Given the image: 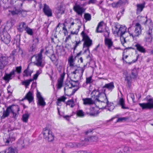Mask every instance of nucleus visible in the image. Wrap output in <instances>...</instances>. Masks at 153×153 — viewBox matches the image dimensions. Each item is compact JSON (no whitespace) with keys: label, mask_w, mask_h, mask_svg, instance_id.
<instances>
[{"label":"nucleus","mask_w":153,"mask_h":153,"mask_svg":"<svg viewBox=\"0 0 153 153\" xmlns=\"http://www.w3.org/2000/svg\"><path fill=\"white\" fill-rule=\"evenodd\" d=\"M81 35L82 37V39L81 41H75V42H73V43L74 44V45L73 48L74 51L76 49V48L79 45L81 44L82 41H84V42L83 44V50H84V53H85L88 51L89 52V48L92 44V40L90 39V37L85 33L84 31H82L81 33Z\"/></svg>","instance_id":"nucleus-1"},{"label":"nucleus","mask_w":153,"mask_h":153,"mask_svg":"<svg viewBox=\"0 0 153 153\" xmlns=\"http://www.w3.org/2000/svg\"><path fill=\"white\" fill-rule=\"evenodd\" d=\"M42 134L43 135V138L48 141L52 142L54 140V135L52 132L47 128H45L43 129Z\"/></svg>","instance_id":"nucleus-2"},{"label":"nucleus","mask_w":153,"mask_h":153,"mask_svg":"<svg viewBox=\"0 0 153 153\" xmlns=\"http://www.w3.org/2000/svg\"><path fill=\"white\" fill-rule=\"evenodd\" d=\"M145 99L148 102L147 103H139L140 106L143 110L153 108V98L148 99V97L145 98Z\"/></svg>","instance_id":"nucleus-3"},{"label":"nucleus","mask_w":153,"mask_h":153,"mask_svg":"<svg viewBox=\"0 0 153 153\" xmlns=\"http://www.w3.org/2000/svg\"><path fill=\"white\" fill-rule=\"evenodd\" d=\"M105 89H104V92H102L100 93V94L97 96V97H94V102L95 103H97V102H100L102 103L105 104L104 101L108 100L107 97L105 93Z\"/></svg>","instance_id":"nucleus-4"},{"label":"nucleus","mask_w":153,"mask_h":153,"mask_svg":"<svg viewBox=\"0 0 153 153\" xmlns=\"http://www.w3.org/2000/svg\"><path fill=\"white\" fill-rule=\"evenodd\" d=\"M9 57L5 54L0 55V69H3L8 64Z\"/></svg>","instance_id":"nucleus-5"},{"label":"nucleus","mask_w":153,"mask_h":153,"mask_svg":"<svg viewBox=\"0 0 153 153\" xmlns=\"http://www.w3.org/2000/svg\"><path fill=\"white\" fill-rule=\"evenodd\" d=\"M44 51L43 49H41L39 53L36 56V62L35 64L39 67H43L44 64L42 62V53Z\"/></svg>","instance_id":"nucleus-6"},{"label":"nucleus","mask_w":153,"mask_h":153,"mask_svg":"<svg viewBox=\"0 0 153 153\" xmlns=\"http://www.w3.org/2000/svg\"><path fill=\"white\" fill-rule=\"evenodd\" d=\"M1 40L5 44H9L11 41V37L9 34L6 31H4L0 33Z\"/></svg>","instance_id":"nucleus-7"},{"label":"nucleus","mask_w":153,"mask_h":153,"mask_svg":"<svg viewBox=\"0 0 153 153\" xmlns=\"http://www.w3.org/2000/svg\"><path fill=\"white\" fill-rule=\"evenodd\" d=\"M65 9L63 6L60 4L56 8L55 10V13L56 17L57 18H59L62 15L64 14L65 12Z\"/></svg>","instance_id":"nucleus-8"},{"label":"nucleus","mask_w":153,"mask_h":153,"mask_svg":"<svg viewBox=\"0 0 153 153\" xmlns=\"http://www.w3.org/2000/svg\"><path fill=\"white\" fill-rule=\"evenodd\" d=\"M73 10L78 15L82 16V14L85 11V9L81 7L79 4H76L73 7Z\"/></svg>","instance_id":"nucleus-9"},{"label":"nucleus","mask_w":153,"mask_h":153,"mask_svg":"<svg viewBox=\"0 0 153 153\" xmlns=\"http://www.w3.org/2000/svg\"><path fill=\"white\" fill-rule=\"evenodd\" d=\"M43 11L45 14L48 17H51L53 16L52 10L46 4H44Z\"/></svg>","instance_id":"nucleus-10"},{"label":"nucleus","mask_w":153,"mask_h":153,"mask_svg":"<svg viewBox=\"0 0 153 153\" xmlns=\"http://www.w3.org/2000/svg\"><path fill=\"white\" fill-rule=\"evenodd\" d=\"M15 140V134L13 132H10L7 136V138L4 139V141L6 143L9 144L11 141Z\"/></svg>","instance_id":"nucleus-11"},{"label":"nucleus","mask_w":153,"mask_h":153,"mask_svg":"<svg viewBox=\"0 0 153 153\" xmlns=\"http://www.w3.org/2000/svg\"><path fill=\"white\" fill-rule=\"evenodd\" d=\"M135 26L136 27L134 32V35L135 37L138 36L141 34V26L139 23L136 24Z\"/></svg>","instance_id":"nucleus-12"},{"label":"nucleus","mask_w":153,"mask_h":153,"mask_svg":"<svg viewBox=\"0 0 153 153\" xmlns=\"http://www.w3.org/2000/svg\"><path fill=\"white\" fill-rule=\"evenodd\" d=\"M126 28L125 26H124L121 25V26H120V28L119 29V30L117 31V32H118V33H117V35H119L121 37H123L124 42H126V40L125 38V37L123 36V35L126 32Z\"/></svg>","instance_id":"nucleus-13"},{"label":"nucleus","mask_w":153,"mask_h":153,"mask_svg":"<svg viewBox=\"0 0 153 153\" xmlns=\"http://www.w3.org/2000/svg\"><path fill=\"white\" fill-rule=\"evenodd\" d=\"M106 105L105 106H102L101 108L102 109H106V107H108L107 109L110 111H112L114 109L115 107L113 105V104L111 103V102H109L108 100H107L106 102Z\"/></svg>","instance_id":"nucleus-14"},{"label":"nucleus","mask_w":153,"mask_h":153,"mask_svg":"<svg viewBox=\"0 0 153 153\" xmlns=\"http://www.w3.org/2000/svg\"><path fill=\"white\" fill-rule=\"evenodd\" d=\"M134 46L136 48L137 50L140 52L143 53H146V49L140 44L138 43H136Z\"/></svg>","instance_id":"nucleus-15"},{"label":"nucleus","mask_w":153,"mask_h":153,"mask_svg":"<svg viewBox=\"0 0 153 153\" xmlns=\"http://www.w3.org/2000/svg\"><path fill=\"white\" fill-rule=\"evenodd\" d=\"M15 74V70L14 69H13L9 74L5 73L3 78L5 81H9L10 80L12 79V76L14 75Z\"/></svg>","instance_id":"nucleus-16"},{"label":"nucleus","mask_w":153,"mask_h":153,"mask_svg":"<svg viewBox=\"0 0 153 153\" xmlns=\"http://www.w3.org/2000/svg\"><path fill=\"white\" fill-rule=\"evenodd\" d=\"M25 99H27L29 103L32 102L33 100V96L32 94L30 91H29L25 97L24 98L22 99V100L23 101Z\"/></svg>","instance_id":"nucleus-17"},{"label":"nucleus","mask_w":153,"mask_h":153,"mask_svg":"<svg viewBox=\"0 0 153 153\" xmlns=\"http://www.w3.org/2000/svg\"><path fill=\"white\" fill-rule=\"evenodd\" d=\"M11 112L10 107H8L6 110H4L3 113V115L1 117V119H3L8 117Z\"/></svg>","instance_id":"nucleus-18"},{"label":"nucleus","mask_w":153,"mask_h":153,"mask_svg":"<svg viewBox=\"0 0 153 153\" xmlns=\"http://www.w3.org/2000/svg\"><path fill=\"white\" fill-rule=\"evenodd\" d=\"M82 100L83 101V103L85 105H90L95 103L94 100H93L91 98H83Z\"/></svg>","instance_id":"nucleus-19"},{"label":"nucleus","mask_w":153,"mask_h":153,"mask_svg":"<svg viewBox=\"0 0 153 153\" xmlns=\"http://www.w3.org/2000/svg\"><path fill=\"white\" fill-rule=\"evenodd\" d=\"M76 58H74L73 56L71 55L70 56L68 60V63L69 64V66L71 67V69H74L75 68V66L74 65V62L75 61Z\"/></svg>","instance_id":"nucleus-20"},{"label":"nucleus","mask_w":153,"mask_h":153,"mask_svg":"<svg viewBox=\"0 0 153 153\" xmlns=\"http://www.w3.org/2000/svg\"><path fill=\"white\" fill-rule=\"evenodd\" d=\"M145 3L142 4H137V15L139 14L143 10L145 7Z\"/></svg>","instance_id":"nucleus-21"},{"label":"nucleus","mask_w":153,"mask_h":153,"mask_svg":"<svg viewBox=\"0 0 153 153\" xmlns=\"http://www.w3.org/2000/svg\"><path fill=\"white\" fill-rule=\"evenodd\" d=\"M114 88V83L113 82L106 84L104 86L102 87L103 88H106L111 91H112V90Z\"/></svg>","instance_id":"nucleus-22"},{"label":"nucleus","mask_w":153,"mask_h":153,"mask_svg":"<svg viewBox=\"0 0 153 153\" xmlns=\"http://www.w3.org/2000/svg\"><path fill=\"white\" fill-rule=\"evenodd\" d=\"M118 104L121 106L122 108L123 109H129V107L125 106L124 100L122 98H120L118 102Z\"/></svg>","instance_id":"nucleus-23"},{"label":"nucleus","mask_w":153,"mask_h":153,"mask_svg":"<svg viewBox=\"0 0 153 153\" xmlns=\"http://www.w3.org/2000/svg\"><path fill=\"white\" fill-rule=\"evenodd\" d=\"M10 107L11 112H17L20 111V108L17 105H12L9 106Z\"/></svg>","instance_id":"nucleus-24"},{"label":"nucleus","mask_w":153,"mask_h":153,"mask_svg":"<svg viewBox=\"0 0 153 153\" xmlns=\"http://www.w3.org/2000/svg\"><path fill=\"white\" fill-rule=\"evenodd\" d=\"M126 1L123 0H119V1L116 2H114L112 4V7L114 8H117L120 7L121 6L123 3H125Z\"/></svg>","instance_id":"nucleus-25"},{"label":"nucleus","mask_w":153,"mask_h":153,"mask_svg":"<svg viewBox=\"0 0 153 153\" xmlns=\"http://www.w3.org/2000/svg\"><path fill=\"white\" fill-rule=\"evenodd\" d=\"M105 43L106 46H107L108 49H110L113 46V42L111 39H105Z\"/></svg>","instance_id":"nucleus-26"},{"label":"nucleus","mask_w":153,"mask_h":153,"mask_svg":"<svg viewBox=\"0 0 153 153\" xmlns=\"http://www.w3.org/2000/svg\"><path fill=\"white\" fill-rule=\"evenodd\" d=\"M85 136V138L84 140L86 141H91V142H95L97 141L98 139L97 137L96 136H89L87 138Z\"/></svg>","instance_id":"nucleus-27"},{"label":"nucleus","mask_w":153,"mask_h":153,"mask_svg":"<svg viewBox=\"0 0 153 153\" xmlns=\"http://www.w3.org/2000/svg\"><path fill=\"white\" fill-rule=\"evenodd\" d=\"M90 110L91 111H93L90 113V115L91 116H97L100 112L99 110L96 111L94 107L90 108Z\"/></svg>","instance_id":"nucleus-28"},{"label":"nucleus","mask_w":153,"mask_h":153,"mask_svg":"<svg viewBox=\"0 0 153 153\" xmlns=\"http://www.w3.org/2000/svg\"><path fill=\"white\" fill-rule=\"evenodd\" d=\"M30 114L27 111H26L25 114L22 115V120L24 122H27Z\"/></svg>","instance_id":"nucleus-29"},{"label":"nucleus","mask_w":153,"mask_h":153,"mask_svg":"<svg viewBox=\"0 0 153 153\" xmlns=\"http://www.w3.org/2000/svg\"><path fill=\"white\" fill-rule=\"evenodd\" d=\"M29 66H28L27 68L23 72V75L24 76H31V74L32 73V71H29Z\"/></svg>","instance_id":"nucleus-30"},{"label":"nucleus","mask_w":153,"mask_h":153,"mask_svg":"<svg viewBox=\"0 0 153 153\" xmlns=\"http://www.w3.org/2000/svg\"><path fill=\"white\" fill-rule=\"evenodd\" d=\"M37 104L41 106L42 107H44L46 104L44 99L42 97L38 100Z\"/></svg>","instance_id":"nucleus-31"},{"label":"nucleus","mask_w":153,"mask_h":153,"mask_svg":"<svg viewBox=\"0 0 153 153\" xmlns=\"http://www.w3.org/2000/svg\"><path fill=\"white\" fill-rule=\"evenodd\" d=\"M114 24L115 30L113 32L114 34H117L118 32H117V31L120 29V26H121V25H119V24L117 22H114Z\"/></svg>","instance_id":"nucleus-32"},{"label":"nucleus","mask_w":153,"mask_h":153,"mask_svg":"<svg viewBox=\"0 0 153 153\" xmlns=\"http://www.w3.org/2000/svg\"><path fill=\"white\" fill-rule=\"evenodd\" d=\"M25 30L26 31L28 34L30 36H33V29L30 28L28 26L25 28Z\"/></svg>","instance_id":"nucleus-33"},{"label":"nucleus","mask_w":153,"mask_h":153,"mask_svg":"<svg viewBox=\"0 0 153 153\" xmlns=\"http://www.w3.org/2000/svg\"><path fill=\"white\" fill-rule=\"evenodd\" d=\"M16 149L12 147H9L4 152V153H16Z\"/></svg>","instance_id":"nucleus-34"},{"label":"nucleus","mask_w":153,"mask_h":153,"mask_svg":"<svg viewBox=\"0 0 153 153\" xmlns=\"http://www.w3.org/2000/svg\"><path fill=\"white\" fill-rule=\"evenodd\" d=\"M102 24L100 22L97 27L96 32L97 33H102L103 32V31L102 30Z\"/></svg>","instance_id":"nucleus-35"},{"label":"nucleus","mask_w":153,"mask_h":153,"mask_svg":"<svg viewBox=\"0 0 153 153\" xmlns=\"http://www.w3.org/2000/svg\"><path fill=\"white\" fill-rule=\"evenodd\" d=\"M32 81H33V80L31 79L25 80L22 82V85H25L26 88H27V86L29 85L30 82Z\"/></svg>","instance_id":"nucleus-36"},{"label":"nucleus","mask_w":153,"mask_h":153,"mask_svg":"<svg viewBox=\"0 0 153 153\" xmlns=\"http://www.w3.org/2000/svg\"><path fill=\"white\" fill-rule=\"evenodd\" d=\"M76 115L78 117H83L85 116V113L82 110H77L76 111Z\"/></svg>","instance_id":"nucleus-37"},{"label":"nucleus","mask_w":153,"mask_h":153,"mask_svg":"<svg viewBox=\"0 0 153 153\" xmlns=\"http://www.w3.org/2000/svg\"><path fill=\"white\" fill-rule=\"evenodd\" d=\"M16 51H13L10 53L9 57L12 59V62H14L15 60V57L16 56Z\"/></svg>","instance_id":"nucleus-38"},{"label":"nucleus","mask_w":153,"mask_h":153,"mask_svg":"<svg viewBox=\"0 0 153 153\" xmlns=\"http://www.w3.org/2000/svg\"><path fill=\"white\" fill-rule=\"evenodd\" d=\"M103 35L105 37V39H108V37H109L110 34V30L108 28H105V30L103 32Z\"/></svg>","instance_id":"nucleus-39"},{"label":"nucleus","mask_w":153,"mask_h":153,"mask_svg":"<svg viewBox=\"0 0 153 153\" xmlns=\"http://www.w3.org/2000/svg\"><path fill=\"white\" fill-rule=\"evenodd\" d=\"M101 92L99 91V90H96L94 89L92 91L91 94L95 96L94 97H97V96H98Z\"/></svg>","instance_id":"nucleus-40"},{"label":"nucleus","mask_w":153,"mask_h":153,"mask_svg":"<svg viewBox=\"0 0 153 153\" xmlns=\"http://www.w3.org/2000/svg\"><path fill=\"white\" fill-rule=\"evenodd\" d=\"M71 81H70V87H69L68 88H72V87L76 86L77 83L78 82V80L74 81L71 80Z\"/></svg>","instance_id":"nucleus-41"},{"label":"nucleus","mask_w":153,"mask_h":153,"mask_svg":"<svg viewBox=\"0 0 153 153\" xmlns=\"http://www.w3.org/2000/svg\"><path fill=\"white\" fill-rule=\"evenodd\" d=\"M67 105L71 106V108H73L75 105L73 99L68 100L67 102Z\"/></svg>","instance_id":"nucleus-42"},{"label":"nucleus","mask_w":153,"mask_h":153,"mask_svg":"<svg viewBox=\"0 0 153 153\" xmlns=\"http://www.w3.org/2000/svg\"><path fill=\"white\" fill-rule=\"evenodd\" d=\"M131 74L132 78H134L137 77L138 73L136 70L134 69L132 70L131 73Z\"/></svg>","instance_id":"nucleus-43"},{"label":"nucleus","mask_w":153,"mask_h":153,"mask_svg":"<svg viewBox=\"0 0 153 153\" xmlns=\"http://www.w3.org/2000/svg\"><path fill=\"white\" fill-rule=\"evenodd\" d=\"M86 66V65H84L83 67L79 68L81 69V73L79 74V79L80 80L82 79V76L85 70V67Z\"/></svg>","instance_id":"nucleus-44"},{"label":"nucleus","mask_w":153,"mask_h":153,"mask_svg":"<svg viewBox=\"0 0 153 153\" xmlns=\"http://www.w3.org/2000/svg\"><path fill=\"white\" fill-rule=\"evenodd\" d=\"M84 18L86 21H90L91 19V15L88 13H85L84 15Z\"/></svg>","instance_id":"nucleus-45"},{"label":"nucleus","mask_w":153,"mask_h":153,"mask_svg":"<svg viewBox=\"0 0 153 153\" xmlns=\"http://www.w3.org/2000/svg\"><path fill=\"white\" fill-rule=\"evenodd\" d=\"M50 58L53 63L56 60H57V59L54 53L52 54L51 56L50 57Z\"/></svg>","instance_id":"nucleus-46"},{"label":"nucleus","mask_w":153,"mask_h":153,"mask_svg":"<svg viewBox=\"0 0 153 153\" xmlns=\"http://www.w3.org/2000/svg\"><path fill=\"white\" fill-rule=\"evenodd\" d=\"M21 9H15V10H13L11 12V13L13 15L15 14H18L20 13L21 11Z\"/></svg>","instance_id":"nucleus-47"},{"label":"nucleus","mask_w":153,"mask_h":153,"mask_svg":"<svg viewBox=\"0 0 153 153\" xmlns=\"http://www.w3.org/2000/svg\"><path fill=\"white\" fill-rule=\"evenodd\" d=\"M131 150V149L129 148L128 146H125L123 149H122V151H123L124 153H128Z\"/></svg>","instance_id":"nucleus-48"},{"label":"nucleus","mask_w":153,"mask_h":153,"mask_svg":"<svg viewBox=\"0 0 153 153\" xmlns=\"http://www.w3.org/2000/svg\"><path fill=\"white\" fill-rule=\"evenodd\" d=\"M63 81L61 79H58V80L57 88L60 89L62 86Z\"/></svg>","instance_id":"nucleus-49"},{"label":"nucleus","mask_w":153,"mask_h":153,"mask_svg":"<svg viewBox=\"0 0 153 153\" xmlns=\"http://www.w3.org/2000/svg\"><path fill=\"white\" fill-rule=\"evenodd\" d=\"M36 45H36V44L33 43L32 45L30 47V48L29 49L30 51L31 52L35 51Z\"/></svg>","instance_id":"nucleus-50"},{"label":"nucleus","mask_w":153,"mask_h":153,"mask_svg":"<svg viewBox=\"0 0 153 153\" xmlns=\"http://www.w3.org/2000/svg\"><path fill=\"white\" fill-rule=\"evenodd\" d=\"M113 153H123L122 149L120 148L114 149V151L112 152Z\"/></svg>","instance_id":"nucleus-51"},{"label":"nucleus","mask_w":153,"mask_h":153,"mask_svg":"<svg viewBox=\"0 0 153 153\" xmlns=\"http://www.w3.org/2000/svg\"><path fill=\"white\" fill-rule=\"evenodd\" d=\"M92 76H90L86 78V84H90L92 81H91L92 80Z\"/></svg>","instance_id":"nucleus-52"},{"label":"nucleus","mask_w":153,"mask_h":153,"mask_svg":"<svg viewBox=\"0 0 153 153\" xmlns=\"http://www.w3.org/2000/svg\"><path fill=\"white\" fill-rule=\"evenodd\" d=\"M76 67L77 68H74V69H74V71H72L71 72V74H74L75 75L77 73H78L79 74H79V69H78V68H79V67Z\"/></svg>","instance_id":"nucleus-53"},{"label":"nucleus","mask_w":153,"mask_h":153,"mask_svg":"<svg viewBox=\"0 0 153 153\" xmlns=\"http://www.w3.org/2000/svg\"><path fill=\"white\" fill-rule=\"evenodd\" d=\"M22 66H20L16 67V69L15 72H16L18 74H20L21 72Z\"/></svg>","instance_id":"nucleus-54"},{"label":"nucleus","mask_w":153,"mask_h":153,"mask_svg":"<svg viewBox=\"0 0 153 153\" xmlns=\"http://www.w3.org/2000/svg\"><path fill=\"white\" fill-rule=\"evenodd\" d=\"M20 36L17 35L14 38V40L15 41H16V43L18 42H19L20 41Z\"/></svg>","instance_id":"nucleus-55"},{"label":"nucleus","mask_w":153,"mask_h":153,"mask_svg":"<svg viewBox=\"0 0 153 153\" xmlns=\"http://www.w3.org/2000/svg\"><path fill=\"white\" fill-rule=\"evenodd\" d=\"M21 11L20 12V13L22 14V16L23 17L26 16L27 14V11L26 10H22L21 9Z\"/></svg>","instance_id":"nucleus-56"},{"label":"nucleus","mask_w":153,"mask_h":153,"mask_svg":"<svg viewBox=\"0 0 153 153\" xmlns=\"http://www.w3.org/2000/svg\"><path fill=\"white\" fill-rule=\"evenodd\" d=\"M66 98H67L66 97L64 96H63L61 97L58 98V101L59 102L60 101H62L64 102H65V100L66 99Z\"/></svg>","instance_id":"nucleus-57"},{"label":"nucleus","mask_w":153,"mask_h":153,"mask_svg":"<svg viewBox=\"0 0 153 153\" xmlns=\"http://www.w3.org/2000/svg\"><path fill=\"white\" fill-rule=\"evenodd\" d=\"M125 80L126 81V83L128 85H129L131 84L130 82V78L128 76H126V77Z\"/></svg>","instance_id":"nucleus-58"},{"label":"nucleus","mask_w":153,"mask_h":153,"mask_svg":"<svg viewBox=\"0 0 153 153\" xmlns=\"http://www.w3.org/2000/svg\"><path fill=\"white\" fill-rule=\"evenodd\" d=\"M13 114V117L16 119L19 114V112H12Z\"/></svg>","instance_id":"nucleus-59"},{"label":"nucleus","mask_w":153,"mask_h":153,"mask_svg":"<svg viewBox=\"0 0 153 153\" xmlns=\"http://www.w3.org/2000/svg\"><path fill=\"white\" fill-rule=\"evenodd\" d=\"M128 119V118L127 117H120L118 118L117 122H120L123 121V120H126Z\"/></svg>","instance_id":"nucleus-60"},{"label":"nucleus","mask_w":153,"mask_h":153,"mask_svg":"<svg viewBox=\"0 0 153 153\" xmlns=\"http://www.w3.org/2000/svg\"><path fill=\"white\" fill-rule=\"evenodd\" d=\"M33 44H36V45L39 42V38L38 37L33 38Z\"/></svg>","instance_id":"nucleus-61"},{"label":"nucleus","mask_w":153,"mask_h":153,"mask_svg":"<svg viewBox=\"0 0 153 153\" xmlns=\"http://www.w3.org/2000/svg\"><path fill=\"white\" fill-rule=\"evenodd\" d=\"M76 146L77 147H80L84 145V143H75Z\"/></svg>","instance_id":"nucleus-62"},{"label":"nucleus","mask_w":153,"mask_h":153,"mask_svg":"<svg viewBox=\"0 0 153 153\" xmlns=\"http://www.w3.org/2000/svg\"><path fill=\"white\" fill-rule=\"evenodd\" d=\"M65 85L66 87H67V89L69 87H70V81L67 80L65 81Z\"/></svg>","instance_id":"nucleus-63"},{"label":"nucleus","mask_w":153,"mask_h":153,"mask_svg":"<svg viewBox=\"0 0 153 153\" xmlns=\"http://www.w3.org/2000/svg\"><path fill=\"white\" fill-rule=\"evenodd\" d=\"M19 25L22 28H24L25 29L27 27L26 23L23 22H22L20 23Z\"/></svg>","instance_id":"nucleus-64"}]
</instances>
